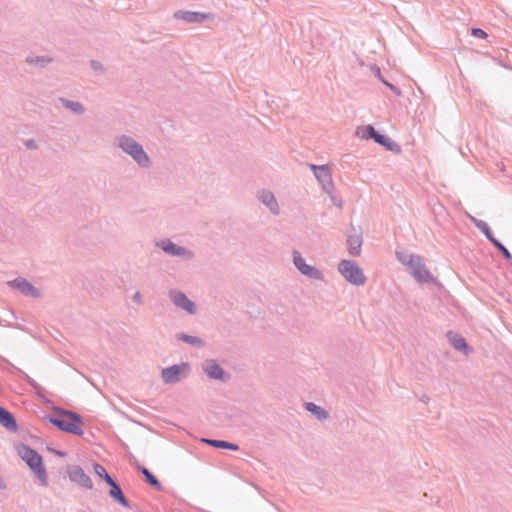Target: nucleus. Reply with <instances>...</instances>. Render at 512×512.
I'll use <instances>...</instances> for the list:
<instances>
[{"mask_svg":"<svg viewBox=\"0 0 512 512\" xmlns=\"http://www.w3.org/2000/svg\"><path fill=\"white\" fill-rule=\"evenodd\" d=\"M381 82L386 85L388 88H390L396 95H401V91L398 87H396L395 85L389 83L388 81H386L385 79H381Z\"/></svg>","mask_w":512,"mask_h":512,"instance_id":"nucleus-36","label":"nucleus"},{"mask_svg":"<svg viewBox=\"0 0 512 512\" xmlns=\"http://www.w3.org/2000/svg\"><path fill=\"white\" fill-rule=\"evenodd\" d=\"M162 249L165 252H167V253H169L171 255H175V256H181V255L189 254L184 248L179 247V246L175 245L172 242H164L162 244Z\"/></svg>","mask_w":512,"mask_h":512,"instance_id":"nucleus-16","label":"nucleus"},{"mask_svg":"<svg viewBox=\"0 0 512 512\" xmlns=\"http://www.w3.org/2000/svg\"><path fill=\"white\" fill-rule=\"evenodd\" d=\"M172 301L178 307H181L188 311L189 313L194 312V303L191 302L183 293L173 292L171 293Z\"/></svg>","mask_w":512,"mask_h":512,"instance_id":"nucleus-10","label":"nucleus"},{"mask_svg":"<svg viewBox=\"0 0 512 512\" xmlns=\"http://www.w3.org/2000/svg\"><path fill=\"white\" fill-rule=\"evenodd\" d=\"M26 63L33 66H38L40 68H44L49 63L52 62V58L48 56H39V55H29L26 57Z\"/></svg>","mask_w":512,"mask_h":512,"instance_id":"nucleus-15","label":"nucleus"},{"mask_svg":"<svg viewBox=\"0 0 512 512\" xmlns=\"http://www.w3.org/2000/svg\"><path fill=\"white\" fill-rule=\"evenodd\" d=\"M407 264L411 267L412 275L418 282L427 283L432 280L430 272L420 263L418 258L411 256Z\"/></svg>","mask_w":512,"mask_h":512,"instance_id":"nucleus-6","label":"nucleus"},{"mask_svg":"<svg viewBox=\"0 0 512 512\" xmlns=\"http://www.w3.org/2000/svg\"><path fill=\"white\" fill-rule=\"evenodd\" d=\"M142 473H143V475L145 476L146 480L149 482L150 485H152V486H154V487H156L158 489L161 488L160 482L157 480V478L153 474H151L149 472L148 469L143 468L142 469Z\"/></svg>","mask_w":512,"mask_h":512,"instance_id":"nucleus-26","label":"nucleus"},{"mask_svg":"<svg viewBox=\"0 0 512 512\" xmlns=\"http://www.w3.org/2000/svg\"><path fill=\"white\" fill-rule=\"evenodd\" d=\"M349 251L352 255H359L360 248L362 245V239L360 235L350 236L348 239Z\"/></svg>","mask_w":512,"mask_h":512,"instance_id":"nucleus-18","label":"nucleus"},{"mask_svg":"<svg viewBox=\"0 0 512 512\" xmlns=\"http://www.w3.org/2000/svg\"><path fill=\"white\" fill-rule=\"evenodd\" d=\"M387 137L386 135H383V134H380L378 131H376L374 137L372 138L377 144L379 145H383L385 144V141H387Z\"/></svg>","mask_w":512,"mask_h":512,"instance_id":"nucleus-33","label":"nucleus"},{"mask_svg":"<svg viewBox=\"0 0 512 512\" xmlns=\"http://www.w3.org/2000/svg\"><path fill=\"white\" fill-rule=\"evenodd\" d=\"M59 101L66 109H69L70 111H72L73 113H75L77 115H82L85 113V107L79 101H72V100L66 99L64 97H60Z\"/></svg>","mask_w":512,"mask_h":512,"instance_id":"nucleus-14","label":"nucleus"},{"mask_svg":"<svg viewBox=\"0 0 512 512\" xmlns=\"http://www.w3.org/2000/svg\"><path fill=\"white\" fill-rule=\"evenodd\" d=\"M294 264L300 270V269H303V267L305 266L306 263H305L304 259L298 253H295L294 254Z\"/></svg>","mask_w":512,"mask_h":512,"instance_id":"nucleus-34","label":"nucleus"},{"mask_svg":"<svg viewBox=\"0 0 512 512\" xmlns=\"http://www.w3.org/2000/svg\"><path fill=\"white\" fill-rule=\"evenodd\" d=\"M338 269L343 277L353 285L360 286L366 282V277L362 269L353 261H341Z\"/></svg>","mask_w":512,"mask_h":512,"instance_id":"nucleus-4","label":"nucleus"},{"mask_svg":"<svg viewBox=\"0 0 512 512\" xmlns=\"http://www.w3.org/2000/svg\"><path fill=\"white\" fill-rule=\"evenodd\" d=\"M115 145L118 148H120L125 154L129 155L140 168H150V157L144 150L143 146L139 142H137L133 137L126 134H122L116 137Z\"/></svg>","mask_w":512,"mask_h":512,"instance_id":"nucleus-1","label":"nucleus"},{"mask_svg":"<svg viewBox=\"0 0 512 512\" xmlns=\"http://www.w3.org/2000/svg\"><path fill=\"white\" fill-rule=\"evenodd\" d=\"M0 423L8 430L15 431L17 429V424L13 415L2 407H0Z\"/></svg>","mask_w":512,"mask_h":512,"instance_id":"nucleus-13","label":"nucleus"},{"mask_svg":"<svg viewBox=\"0 0 512 512\" xmlns=\"http://www.w3.org/2000/svg\"><path fill=\"white\" fill-rule=\"evenodd\" d=\"M471 35L476 38L484 39L487 37V33L481 28H472Z\"/></svg>","mask_w":512,"mask_h":512,"instance_id":"nucleus-32","label":"nucleus"},{"mask_svg":"<svg viewBox=\"0 0 512 512\" xmlns=\"http://www.w3.org/2000/svg\"><path fill=\"white\" fill-rule=\"evenodd\" d=\"M94 472L101 478H103L106 482H109L108 477L109 474L106 472L105 468L101 466L100 464L94 465Z\"/></svg>","mask_w":512,"mask_h":512,"instance_id":"nucleus-28","label":"nucleus"},{"mask_svg":"<svg viewBox=\"0 0 512 512\" xmlns=\"http://www.w3.org/2000/svg\"><path fill=\"white\" fill-rule=\"evenodd\" d=\"M448 338L455 349L466 351L467 345L462 337L458 336L453 332H449Z\"/></svg>","mask_w":512,"mask_h":512,"instance_id":"nucleus-19","label":"nucleus"},{"mask_svg":"<svg viewBox=\"0 0 512 512\" xmlns=\"http://www.w3.org/2000/svg\"><path fill=\"white\" fill-rule=\"evenodd\" d=\"M9 285L15 289H18L20 292H22L25 295L31 296V297H39L40 292L37 288H35L32 284H30L26 279L18 278L11 282H9Z\"/></svg>","mask_w":512,"mask_h":512,"instance_id":"nucleus-9","label":"nucleus"},{"mask_svg":"<svg viewBox=\"0 0 512 512\" xmlns=\"http://www.w3.org/2000/svg\"><path fill=\"white\" fill-rule=\"evenodd\" d=\"M205 371L211 378L222 379L223 371L220 368V366H218L215 363L208 364L207 367L205 368Z\"/></svg>","mask_w":512,"mask_h":512,"instance_id":"nucleus-21","label":"nucleus"},{"mask_svg":"<svg viewBox=\"0 0 512 512\" xmlns=\"http://www.w3.org/2000/svg\"><path fill=\"white\" fill-rule=\"evenodd\" d=\"M469 219L476 225L477 228H479L484 234L485 236L492 242L494 241L496 238H494V236L492 235L491 231H490V228L489 226L487 225L486 222L484 221H481V220H478L476 219L474 216L472 215H468Z\"/></svg>","mask_w":512,"mask_h":512,"instance_id":"nucleus-17","label":"nucleus"},{"mask_svg":"<svg viewBox=\"0 0 512 512\" xmlns=\"http://www.w3.org/2000/svg\"><path fill=\"white\" fill-rule=\"evenodd\" d=\"M90 67H91V69H92L94 72H96V73H98V74H103V73H104V71H105L104 66H103V65H102V63H101L100 61H98V60H91V61H90Z\"/></svg>","mask_w":512,"mask_h":512,"instance_id":"nucleus-30","label":"nucleus"},{"mask_svg":"<svg viewBox=\"0 0 512 512\" xmlns=\"http://www.w3.org/2000/svg\"><path fill=\"white\" fill-rule=\"evenodd\" d=\"M179 338L182 339L185 342L190 343V344H194V345H201L202 344V341L200 339L192 337V336L181 335Z\"/></svg>","mask_w":512,"mask_h":512,"instance_id":"nucleus-31","label":"nucleus"},{"mask_svg":"<svg viewBox=\"0 0 512 512\" xmlns=\"http://www.w3.org/2000/svg\"><path fill=\"white\" fill-rule=\"evenodd\" d=\"M373 70L375 71V75L381 80L383 79L382 76H381V72H380V68L377 67V66H374L373 67Z\"/></svg>","mask_w":512,"mask_h":512,"instance_id":"nucleus-37","label":"nucleus"},{"mask_svg":"<svg viewBox=\"0 0 512 512\" xmlns=\"http://www.w3.org/2000/svg\"><path fill=\"white\" fill-rule=\"evenodd\" d=\"M207 443H209L212 446L218 447V448H227L231 450H237V445L233 443H229L226 441H220V440H206Z\"/></svg>","mask_w":512,"mask_h":512,"instance_id":"nucleus-24","label":"nucleus"},{"mask_svg":"<svg viewBox=\"0 0 512 512\" xmlns=\"http://www.w3.org/2000/svg\"><path fill=\"white\" fill-rule=\"evenodd\" d=\"M186 368V365H174L162 370V378L166 383H172L179 379L181 371Z\"/></svg>","mask_w":512,"mask_h":512,"instance_id":"nucleus-11","label":"nucleus"},{"mask_svg":"<svg viewBox=\"0 0 512 512\" xmlns=\"http://www.w3.org/2000/svg\"><path fill=\"white\" fill-rule=\"evenodd\" d=\"M376 129L372 125H366L359 127L356 131V135L361 139H372L376 133Z\"/></svg>","mask_w":512,"mask_h":512,"instance_id":"nucleus-20","label":"nucleus"},{"mask_svg":"<svg viewBox=\"0 0 512 512\" xmlns=\"http://www.w3.org/2000/svg\"><path fill=\"white\" fill-rule=\"evenodd\" d=\"M306 408L308 411L315 414L319 419L327 418V412L324 409H322L321 407L315 405L314 403H307Z\"/></svg>","mask_w":512,"mask_h":512,"instance_id":"nucleus-22","label":"nucleus"},{"mask_svg":"<svg viewBox=\"0 0 512 512\" xmlns=\"http://www.w3.org/2000/svg\"><path fill=\"white\" fill-rule=\"evenodd\" d=\"M18 455L23 461L26 462V464L34 472L42 485L46 486L48 484V479L41 455L25 445H22L18 448Z\"/></svg>","mask_w":512,"mask_h":512,"instance_id":"nucleus-2","label":"nucleus"},{"mask_svg":"<svg viewBox=\"0 0 512 512\" xmlns=\"http://www.w3.org/2000/svg\"><path fill=\"white\" fill-rule=\"evenodd\" d=\"M310 169L313 171L315 178L320 183L324 192H330L333 187L331 169L328 165H315L310 164Z\"/></svg>","mask_w":512,"mask_h":512,"instance_id":"nucleus-5","label":"nucleus"},{"mask_svg":"<svg viewBox=\"0 0 512 512\" xmlns=\"http://www.w3.org/2000/svg\"><path fill=\"white\" fill-rule=\"evenodd\" d=\"M174 17L187 23H202L209 18L208 14L185 10L176 11Z\"/></svg>","mask_w":512,"mask_h":512,"instance_id":"nucleus-8","label":"nucleus"},{"mask_svg":"<svg viewBox=\"0 0 512 512\" xmlns=\"http://www.w3.org/2000/svg\"><path fill=\"white\" fill-rule=\"evenodd\" d=\"M492 243L502 252L503 257L510 261L512 260L511 253L497 240L495 239Z\"/></svg>","mask_w":512,"mask_h":512,"instance_id":"nucleus-27","label":"nucleus"},{"mask_svg":"<svg viewBox=\"0 0 512 512\" xmlns=\"http://www.w3.org/2000/svg\"><path fill=\"white\" fill-rule=\"evenodd\" d=\"M68 475L71 481L75 482L83 488L91 489L93 486L91 479L79 466L71 467L68 471Z\"/></svg>","mask_w":512,"mask_h":512,"instance_id":"nucleus-7","label":"nucleus"},{"mask_svg":"<svg viewBox=\"0 0 512 512\" xmlns=\"http://www.w3.org/2000/svg\"><path fill=\"white\" fill-rule=\"evenodd\" d=\"M262 201L273 213H278V205L273 194H265Z\"/></svg>","mask_w":512,"mask_h":512,"instance_id":"nucleus-23","label":"nucleus"},{"mask_svg":"<svg viewBox=\"0 0 512 512\" xmlns=\"http://www.w3.org/2000/svg\"><path fill=\"white\" fill-rule=\"evenodd\" d=\"M382 146L385 147L389 151H393V152L401 151L400 146L397 143H395L393 140H391L389 137H387V141H385V144H383Z\"/></svg>","mask_w":512,"mask_h":512,"instance_id":"nucleus-29","label":"nucleus"},{"mask_svg":"<svg viewBox=\"0 0 512 512\" xmlns=\"http://www.w3.org/2000/svg\"><path fill=\"white\" fill-rule=\"evenodd\" d=\"M108 479H109V482H107V483L111 486L109 495L112 498L116 499L118 502H120L123 506L128 507L129 504H128L126 498L124 497L119 485L111 477H108Z\"/></svg>","mask_w":512,"mask_h":512,"instance_id":"nucleus-12","label":"nucleus"},{"mask_svg":"<svg viewBox=\"0 0 512 512\" xmlns=\"http://www.w3.org/2000/svg\"><path fill=\"white\" fill-rule=\"evenodd\" d=\"M50 422L64 432L75 435L83 434V422L75 413L65 411L59 417L51 418Z\"/></svg>","mask_w":512,"mask_h":512,"instance_id":"nucleus-3","label":"nucleus"},{"mask_svg":"<svg viewBox=\"0 0 512 512\" xmlns=\"http://www.w3.org/2000/svg\"><path fill=\"white\" fill-rule=\"evenodd\" d=\"M24 146L29 150H37L39 148L37 142L34 139L25 140Z\"/></svg>","mask_w":512,"mask_h":512,"instance_id":"nucleus-35","label":"nucleus"},{"mask_svg":"<svg viewBox=\"0 0 512 512\" xmlns=\"http://www.w3.org/2000/svg\"><path fill=\"white\" fill-rule=\"evenodd\" d=\"M302 274L304 275H307L311 278H320L321 277V273L315 268V267H312L310 265H307L305 264V266L303 267V269H300L299 270Z\"/></svg>","mask_w":512,"mask_h":512,"instance_id":"nucleus-25","label":"nucleus"},{"mask_svg":"<svg viewBox=\"0 0 512 512\" xmlns=\"http://www.w3.org/2000/svg\"><path fill=\"white\" fill-rule=\"evenodd\" d=\"M134 299L135 301H137L138 303H141L142 302V299H141V295L139 292H137L135 295H134Z\"/></svg>","mask_w":512,"mask_h":512,"instance_id":"nucleus-38","label":"nucleus"}]
</instances>
